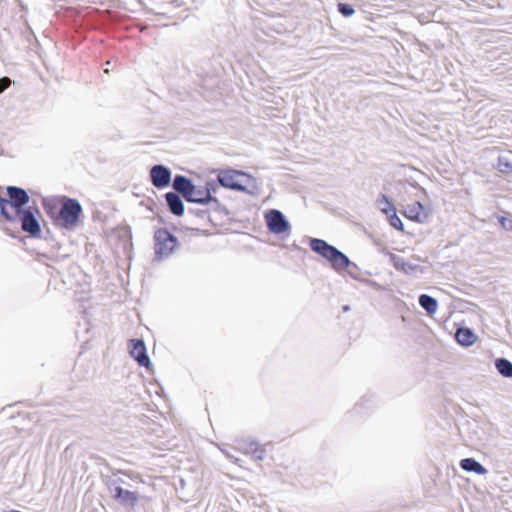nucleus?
I'll return each instance as SVG.
<instances>
[{"label":"nucleus","mask_w":512,"mask_h":512,"mask_svg":"<svg viewBox=\"0 0 512 512\" xmlns=\"http://www.w3.org/2000/svg\"><path fill=\"white\" fill-rule=\"evenodd\" d=\"M45 210L53 223L65 229H74L82 214V207L76 199L63 197L61 206L52 200L51 204L45 205Z\"/></svg>","instance_id":"obj_1"},{"label":"nucleus","mask_w":512,"mask_h":512,"mask_svg":"<svg viewBox=\"0 0 512 512\" xmlns=\"http://www.w3.org/2000/svg\"><path fill=\"white\" fill-rule=\"evenodd\" d=\"M6 191L9 199L0 197V211L7 220H14V213L24 209L29 202V196L24 189L14 186H8Z\"/></svg>","instance_id":"obj_2"},{"label":"nucleus","mask_w":512,"mask_h":512,"mask_svg":"<svg viewBox=\"0 0 512 512\" xmlns=\"http://www.w3.org/2000/svg\"><path fill=\"white\" fill-rule=\"evenodd\" d=\"M310 248L328 260L332 267L336 270L346 269L350 264V261L346 255L322 239H311Z\"/></svg>","instance_id":"obj_3"},{"label":"nucleus","mask_w":512,"mask_h":512,"mask_svg":"<svg viewBox=\"0 0 512 512\" xmlns=\"http://www.w3.org/2000/svg\"><path fill=\"white\" fill-rule=\"evenodd\" d=\"M154 251L157 258L170 256L178 246L177 238L166 228L154 232Z\"/></svg>","instance_id":"obj_4"},{"label":"nucleus","mask_w":512,"mask_h":512,"mask_svg":"<svg viewBox=\"0 0 512 512\" xmlns=\"http://www.w3.org/2000/svg\"><path fill=\"white\" fill-rule=\"evenodd\" d=\"M39 217L40 211L36 207H28L22 209L21 212L14 213V220L18 218L21 222L22 230L31 237H39L41 234Z\"/></svg>","instance_id":"obj_5"},{"label":"nucleus","mask_w":512,"mask_h":512,"mask_svg":"<svg viewBox=\"0 0 512 512\" xmlns=\"http://www.w3.org/2000/svg\"><path fill=\"white\" fill-rule=\"evenodd\" d=\"M249 179L248 174L233 169L221 171L218 175V181L223 187L237 191H245L244 183Z\"/></svg>","instance_id":"obj_6"},{"label":"nucleus","mask_w":512,"mask_h":512,"mask_svg":"<svg viewBox=\"0 0 512 512\" xmlns=\"http://www.w3.org/2000/svg\"><path fill=\"white\" fill-rule=\"evenodd\" d=\"M265 220L269 231L274 234H282L289 229V223L278 210H269L265 214Z\"/></svg>","instance_id":"obj_7"},{"label":"nucleus","mask_w":512,"mask_h":512,"mask_svg":"<svg viewBox=\"0 0 512 512\" xmlns=\"http://www.w3.org/2000/svg\"><path fill=\"white\" fill-rule=\"evenodd\" d=\"M402 214L407 219L417 223H423L429 217V211L419 201H413L412 203L407 204L404 207Z\"/></svg>","instance_id":"obj_8"},{"label":"nucleus","mask_w":512,"mask_h":512,"mask_svg":"<svg viewBox=\"0 0 512 512\" xmlns=\"http://www.w3.org/2000/svg\"><path fill=\"white\" fill-rule=\"evenodd\" d=\"M377 203L378 206H381V204H386V206H388L387 209L382 208V212L387 216L389 224L398 231L404 232V225L402 223V220L398 217L395 206L387 198V196L381 195L380 198L377 200Z\"/></svg>","instance_id":"obj_9"},{"label":"nucleus","mask_w":512,"mask_h":512,"mask_svg":"<svg viewBox=\"0 0 512 512\" xmlns=\"http://www.w3.org/2000/svg\"><path fill=\"white\" fill-rule=\"evenodd\" d=\"M150 178L152 184L156 188H164L171 181V171L163 165H155L150 170Z\"/></svg>","instance_id":"obj_10"},{"label":"nucleus","mask_w":512,"mask_h":512,"mask_svg":"<svg viewBox=\"0 0 512 512\" xmlns=\"http://www.w3.org/2000/svg\"><path fill=\"white\" fill-rule=\"evenodd\" d=\"M131 356L138 362L140 366L149 367L150 360L146 354V347L142 340L132 339L131 340Z\"/></svg>","instance_id":"obj_11"},{"label":"nucleus","mask_w":512,"mask_h":512,"mask_svg":"<svg viewBox=\"0 0 512 512\" xmlns=\"http://www.w3.org/2000/svg\"><path fill=\"white\" fill-rule=\"evenodd\" d=\"M193 184L192 182L184 176L177 175L173 181V188L183 194L186 197L193 198Z\"/></svg>","instance_id":"obj_12"},{"label":"nucleus","mask_w":512,"mask_h":512,"mask_svg":"<svg viewBox=\"0 0 512 512\" xmlns=\"http://www.w3.org/2000/svg\"><path fill=\"white\" fill-rule=\"evenodd\" d=\"M455 338L463 346H471L477 341V336L469 328H459L456 331Z\"/></svg>","instance_id":"obj_13"},{"label":"nucleus","mask_w":512,"mask_h":512,"mask_svg":"<svg viewBox=\"0 0 512 512\" xmlns=\"http://www.w3.org/2000/svg\"><path fill=\"white\" fill-rule=\"evenodd\" d=\"M166 201L170 208V211L177 216H181L184 212V207L181 198L179 195L173 192H169L166 194Z\"/></svg>","instance_id":"obj_14"},{"label":"nucleus","mask_w":512,"mask_h":512,"mask_svg":"<svg viewBox=\"0 0 512 512\" xmlns=\"http://www.w3.org/2000/svg\"><path fill=\"white\" fill-rule=\"evenodd\" d=\"M460 467L469 472H474L479 475L487 473V469L477 462L474 458H465L460 461Z\"/></svg>","instance_id":"obj_15"},{"label":"nucleus","mask_w":512,"mask_h":512,"mask_svg":"<svg viewBox=\"0 0 512 512\" xmlns=\"http://www.w3.org/2000/svg\"><path fill=\"white\" fill-rule=\"evenodd\" d=\"M114 498L121 501L122 503H127L130 505H134L138 500V496L135 492L123 489L119 486L115 488Z\"/></svg>","instance_id":"obj_16"},{"label":"nucleus","mask_w":512,"mask_h":512,"mask_svg":"<svg viewBox=\"0 0 512 512\" xmlns=\"http://www.w3.org/2000/svg\"><path fill=\"white\" fill-rule=\"evenodd\" d=\"M419 304L429 315H433L438 309L437 300L426 294L419 297Z\"/></svg>","instance_id":"obj_17"},{"label":"nucleus","mask_w":512,"mask_h":512,"mask_svg":"<svg viewBox=\"0 0 512 512\" xmlns=\"http://www.w3.org/2000/svg\"><path fill=\"white\" fill-rule=\"evenodd\" d=\"M212 199L210 192L208 190H200L193 186V198L186 197V200L189 202L196 203H208Z\"/></svg>","instance_id":"obj_18"},{"label":"nucleus","mask_w":512,"mask_h":512,"mask_svg":"<svg viewBox=\"0 0 512 512\" xmlns=\"http://www.w3.org/2000/svg\"><path fill=\"white\" fill-rule=\"evenodd\" d=\"M495 366L499 373L508 378H512V363L504 358L497 359Z\"/></svg>","instance_id":"obj_19"},{"label":"nucleus","mask_w":512,"mask_h":512,"mask_svg":"<svg viewBox=\"0 0 512 512\" xmlns=\"http://www.w3.org/2000/svg\"><path fill=\"white\" fill-rule=\"evenodd\" d=\"M497 169L501 173H512V161L505 156H501L497 161Z\"/></svg>","instance_id":"obj_20"},{"label":"nucleus","mask_w":512,"mask_h":512,"mask_svg":"<svg viewBox=\"0 0 512 512\" xmlns=\"http://www.w3.org/2000/svg\"><path fill=\"white\" fill-rule=\"evenodd\" d=\"M338 11L345 17L352 16L354 14V8L347 3H339L337 5Z\"/></svg>","instance_id":"obj_21"},{"label":"nucleus","mask_w":512,"mask_h":512,"mask_svg":"<svg viewBox=\"0 0 512 512\" xmlns=\"http://www.w3.org/2000/svg\"><path fill=\"white\" fill-rule=\"evenodd\" d=\"M499 223L502 225V227H504L505 229H512V220L504 217V216H501L499 218Z\"/></svg>","instance_id":"obj_22"},{"label":"nucleus","mask_w":512,"mask_h":512,"mask_svg":"<svg viewBox=\"0 0 512 512\" xmlns=\"http://www.w3.org/2000/svg\"><path fill=\"white\" fill-rule=\"evenodd\" d=\"M11 84V80L8 77H3L0 79V93H2L5 89H7Z\"/></svg>","instance_id":"obj_23"},{"label":"nucleus","mask_w":512,"mask_h":512,"mask_svg":"<svg viewBox=\"0 0 512 512\" xmlns=\"http://www.w3.org/2000/svg\"><path fill=\"white\" fill-rule=\"evenodd\" d=\"M380 208V210L382 211V208H388V206H386V204H381V206H378Z\"/></svg>","instance_id":"obj_24"}]
</instances>
